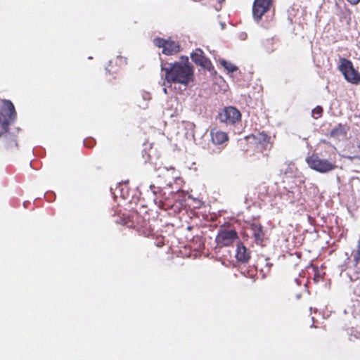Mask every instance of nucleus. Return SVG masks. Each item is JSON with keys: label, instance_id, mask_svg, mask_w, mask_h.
<instances>
[{"label": "nucleus", "instance_id": "nucleus-1", "mask_svg": "<svg viewBox=\"0 0 360 360\" xmlns=\"http://www.w3.org/2000/svg\"><path fill=\"white\" fill-rule=\"evenodd\" d=\"M161 71L164 72L163 85L168 83L187 86L193 79V69L187 56H181V61L162 63Z\"/></svg>", "mask_w": 360, "mask_h": 360}, {"label": "nucleus", "instance_id": "nucleus-2", "mask_svg": "<svg viewBox=\"0 0 360 360\" xmlns=\"http://www.w3.org/2000/svg\"><path fill=\"white\" fill-rule=\"evenodd\" d=\"M17 113L13 103L9 100L0 101V126L1 130L9 131V126L15 120Z\"/></svg>", "mask_w": 360, "mask_h": 360}, {"label": "nucleus", "instance_id": "nucleus-3", "mask_svg": "<svg viewBox=\"0 0 360 360\" xmlns=\"http://www.w3.org/2000/svg\"><path fill=\"white\" fill-rule=\"evenodd\" d=\"M306 161L311 169L320 173H328L337 168L335 162L322 159L316 154H313L307 158Z\"/></svg>", "mask_w": 360, "mask_h": 360}, {"label": "nucleus", "instance_id": "nucleus-4", "mask_svg": "<svg viewBox=\"0 0 360 360\" xmlns=\"http://www.w3.org/2000/svg\"><path fill=\"white\" fill-rule=\"evenodd\" d=\"M339 69L348 82L354 84H357L360 82V75L354 70L350 60L340 58Z\"/></svg>", "mask_w": 360, "mask_h": 360}, {"label": "nucleus", "instance_id": "nucleus-5", "mask_svg": "<svg viewBox=\"0 0 360 360\" xmlns=\"http://www.w3.org/2000/svg\"><path fill=\"white\" fill-rule=\"evenodd\" d=\"M154 44L158 48H162V53L172 56L180 51V46L177 41L157 37L153 40Z\"/></svg>", "mask_w": 360, "mask_h": 360}, {"label": "nucleus", "instance_id": "nucleus-6", "mask_svg": "<svg viewBox=\"0 0 360 360\" xmlns=\"http://www.w3.org/2000/svg\"><path fill=\"white\" fill-rule=\"evenodd\" d=\"M0 147L6 152L15 151L18 148V143L15 136L8 131L2 130L0 132Z\"/></svg>", "mask_w": 360, "mask_h": 360}, {"label": "nucleus", "instance_id": "nucleus-7", "mask_svg": "<svg viewBox=\"0 0 360 360\" xmlns=\"http://www.w3.org/2000/svg\"><path fill=\"white\" fill-rule=\"evenodd\" d=\"M219 118L221 122L227 124H234L240 120L241 114L240 111L234 107H226L219 114Z\"/></svg>", "mask_w": 360, "mask_h": 360}, {"label": "nucleus", "instance_id": "nucleus-8", "mask_svg": "<svg viewBox=\"0 0 360 360\" xmlns=\"http://www.w3.org/2000/svg\"><path fill=\"white\" fill-rule=\"evenodd\" d=\"M272 0H255L252 6V15L256 21H259L262 15L270 8Z\"/></svg>", "mask_w": 360, "mask_h": 360}, {"label": "nucleus", "instance_id": "nucleus-9", "mask_svg": "<svg viewBox=\"0 0 360 360\" xmlns=\"http://www.w3.org/2000/svg\"><path fill=\"white\" fill-rule=\"evenodd\" d=\"M237 238V233L233 230H221L216 237L218 245L228 246Z\"/></svg>", "mask_w": 360, "mask_h": 360}, {"label": "nucleus", "instance_id": "nucleus-10", "mask_svg": "<svg viewBox=\"0 0 360 360\" xmlns=\"http://www.w3.org/2000/svg\"><path fill=\"white\" fill-rule=\"evenodd\" d=\"M150 189L155 195L154 202L162 210H167L170 205L167 203V198L164 196L165 193H162V190L159 187H155L153 185H151Z\"/></svg>", "mask_w": 360, "mask_h": 360}, {"label": "nucleus", "instance_id": "nucleus-11", "mask_svg": "<svg viewBox=\"0 0 360 360\" xmlns=\"http://www.w3.org/2000/svg\"><path fill=\"white\" fill-rule=\"evenodd\" d=\"M250 229L252 236L254 238V240L256 244L263 246V243L265 240V234L261 225L255 223L252 224Z\"/></svg>", "mask_w": 360, "mask_h": 360}, {"label": "nucleus", "instance_id": "nucleus-12", "mask_svg": "<svg viewBox=\"0 0 360 360\" xmlns=\"http://www.w3.org/2000/svg\"><path fill=\"white\" fill-rule=\"evenodd\" d=\"M210 136L212 142L215 146H222L229 140V137L226 133L217 129H212L210 131Z\"/></svg>", "mask_w": 360, "mask_h": 360}, {"label": "nucleus", "instance_id": "nucleus-13", "mask_svg": "<svg viewBox=\"0 0 360 360\" xmlns=\"http://www.w3.org/2000/svg\"><path fill=\"white\" fill-rule=\"evenodd\" d=\"M236 257L238 261L243 263L248 262L250 257L249 252L242 243L238 244Z\"/></svg>", "mask_w": 360, "mask_h": 360}, {"label": "nucleus", "instance_id": "nucleus-14", "mask_svg": "<svg viewBox=\"0 0 360 360\" xmlns=\"http://www.w3.org/2000/svg\"><path fill=\"white\" fill-rule=\"evenodd\" d=\"M346 134L345 127L341 124H339L330 131V136L335 139H342Z\"/></svg>", "mask_w": 360, "mask_h": 360}, {"label": "nucleus", "instance_id": "nucleus-15", "mask_svg": "<svg viewBox=\"0 0 360 360\" xmlns=\"http://www.w3.org/2000/svg\"><path fill=\"white\" fill-rule=\"evenodd\" d=\"M220 64L225 68V70L229 72H234L238 70V67L231 62H229L224 59H221L219 60Z\"/></svg>", "mask_w": 360, "mask_h": 360}, {"label": "nucleus", "instance_id": "nucleus-16", "mask_svg": "<svg viewBox=\"0 0 360 360\" xmlns=\"http://www.w3.org/2000/svg\"><path fill=\"white\" fill-rule=\"evenodd\" d=\"M199 249L195 247V244L192 245V250L189 255V257L193 259L200 258L202 255V250H201L200 245H199Z\"/></svg>", "mask_w": 360, "mask_h": 360}, {"label": "nucleus", "instance_id": "nucleus-17", "mask_svg": "<svg viewBox=\"0 0 360 360\" xmlns=\"http://www.w3.org/2000/svg\"><path fill=\"white\" fill-rule=\"evenodd\" d=\"M255 139L256 140H258L259 143L262 145V147H264V148H266L268 143H269V137L268 136H266V134H259L258 137H255Z\"/></svg>", "mask_w": 360, "mask_h": 360}, {"label": "nucleus", "instance_id": "nucleus-18", "mask_svg": "<svg viewBox=\"0 0 360 360\" xmlns=\"http://www.w3.org/2000/svg\"><path fill=\"white\" fill-rule=\"evenodd\" d=\"M131 218H132L133 219H136V222H137V223H136V224H134V223H133L132 224H128L127 223V226H132L134 229H136V230H137V231H140V228H141V227H140V226H139V221L141 220L144 224H146V221H143V220L142 219V218H141V217H140L137 213H136V214H134L131 215Z\"/></svg>", "mask_w": 360, "mask_h": 360}, {"label": "nucleus", "instance_id": "nucleus-19", "mask_svg": "<svg viewBox=\"0 0 360 360\" xmlns=\"http://www.w3.org/2000/svg\"><path fill=\"white\" fill-rule=\"evenodd\" d=\"M191 57L193 62L196 65L202 66V55L195 53H192Z\"/></svg>", "mask_w": 360, "mask_h": 360}, {"label": "nucleus", "instance_id": "nucleus-20", "mask_svg": "<svg viewBox=\"0 0 360 360\" xmlns=\"http://www.w3.org/2000/svg\"><path fill=\"white\" fill-rule=\"evenodd\" d=\"M323 108L321 106H316L312 110L311 115L314 119H318L321 117Z\"/></svg>", "mask_w": 360, "mask_h": 360}, {"label": "nucleus", "instance_id": "nucleus-21", "mask_svg": "<svg viewBox=\"0 0 360 360\" xmlns=\"http://www.w3.org/2000/svg\"><path fill=\"white\" fill-rule=\"evenodd\" d=\"M354 260L356 263H358V262L360 259V240L358 243L357 249L356 251L353 253Z\"/></svg>", "mask_w": 360, "mask_h": 360}, {"label": "nucleus", "instance_id": "nucleus-22", "mask_svg": "<svg viewBox=\"0 0 360 360\" xmlns=\"http://www.w3.org/2000/svg\"><path fill=\"white\" fill-rule=\"evenodd\" d=\"M212 64L210 61L204 56V69L210 70Z\"/></svg>", "mask_w": 360, "mask_h": 360}, {"label": "nucleus", "instance_id": "nucleus-23", "mask_svg": "<svg viewBox=\"0 0 360 360\" xmlns=\"http://www.w3.org/2000/svg\"><path fill=\"white\" fill-rule=\"evenodd\" d=\"M209 150H211V153H219L221 150V148L220 147H217L216 148L214 149H211L210 148H209Z\"/></svg>", "mask_w": 360, "mask_h": 360}, {"label": "nucleus", "instance_id": "nucleus-24", "mask_svg": "<svg viewBox=\"0 0 360 360\" xmlns=\"http://www.w3.org/2000/svg\"><path fill=\"white\" fill-rule=\"evenodd\" d=\"M351 4L356 5L357 4L360 0H347Z\"/></svg>", "mask_w": 360, "mask_h": 360}, {"label": "nucleus", "instance_id": "nucleus-25", "mask_svg": "<svg viewBox=\"0 0 360 360\" xmlns=\"http://www.w3.org/2000/svg\"><path fill=\"white\" fill-rule=\"evenodd\" d=\"M247 37V34L246 33H241L240 35V38L242 39V40H244Z\"/></svg>", "mask_w": 360, "mask_h": 360}, {"label": "nucleus", "instance_id": "nucleus-26", "mask_svg": "<svg viewBox=\"0 0 360 360\" xmlns=\"http://www.w3.org/2000/svg\"><path fill=\"white\" fill-rule=\"evenodd\" d=\"M295 282L298 285H300L301 284V281H300V280L298 278H296L295 279Z\"/></svg>", "mask_w": 360, "mask_h": 360}, {"label": "nucleus", "instance_id": "nucleus-27", "mask_svg": "<svg viewBox=\"0 0 360 360\" xmlns=\"http://www.w3.org/2000/svg\"><path fill=\"white\" fill-rule=\"evenodd\" d=\"M221 28H222V29H224V27H225V23L221 22Z\"/></svg>", "mask_w": 360, "mask_h": 360}, {"label": "nucleus", "instance_id": "nucleus-28", "mask_svg": "<svg viewBox=\"0 0 360 360\" xmlns=\"http://www.w3.org/2000/svg\"><path fill=\"white\" fill-rule=\"evenodd\" d=\"M163 91L165 94H167V90L166 88H163Z\"/></svg>", "mask_w": 360, "mask_h": 360}, {"label": "nucleus", "instance_id": "nucleus-29", "mask_svg": "<svg viewBox=\"0 0 360 360\" xmlns=\"http://www.w3.org/2000/svg\"><path fill=\"white\" fill-rule=\"evenodd\" d=\"M218 1V3L219 4H221L222 2H224L225 0H217Z\"/></svg>", "mask_w": 360, "mask_h": 360}, {"label": "nucleus", "instance_id": "nucleus-30", "mask_svg": "<svg viewBox=\"0 0 360 360\" xmlns=\"http://www.w3.org/2000/svg\"><path fill=\"white\" fill-rule=\"evenodd\" d=\"M266 265L269 266V267L271 266V264H269V263H266Z\"/></svg>", "mask_w": 360, "mask_h": 360}, {"label": "nucleus", "instance_id": "nucleus-31", "mask_svg": "<svg viewBox=\"0 0 360 360\" xmlns=\"http://www.w3.org/2000/svg\"><path fill=\"white\" fill-rule=\"evenodd\" d=\"M216 9H217V11H219V10L221 9V6H220L219 8H217H217H216Z\"/></svg>", "mask_w": 360, "mask_h": 360}, {"label": "nucleus", "instance_id": "nucleus-32", "mask_svg": "<svg viewBox=\"0 0 360 360\" xmlns=\"http://www.w3.org/2000/svg\"><path fill=\"white\" fill-rule=\"evenodd\" d=\"M162 245V244H161V243H159L158 246H159V247H161Z\"/></svg>", "mask_w": 360, "mask_h": 360}, {"label": "nucleus", "instance_id": "nucleus-33", "mask_svg": "<svg viewBox=\"0 0 360 360\" xmlns=\"http://www.w3.org/2000/svg\"><path fill=\"white\" fill-rule=\"evenodd\" d=\"M162 245V244H161V243H159L158 246H159V247H161Z\"/></svg>", "mask_w": 360, "mask_h": 360}]
</instances>
